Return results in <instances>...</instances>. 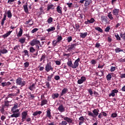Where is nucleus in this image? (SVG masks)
I'll list each match as a JSON object with an SVG mask.
<instances>
[{"instance_id":"1","label":"nucleus","mask_w":125,"mask_h":125,"mask_svg":"<svg viewBox=\"0 0 125 125\" xmlns=\"http://www.w3.org/2000/svg\"><path fill=\"white\" fill-rule=\"evenodd\" d=\"M81 61V59L79 58L78 59H77L73 63L72 62V61H69L67 62V66L69 67V68H72V69H76V68H78L79 67V62Z\"/></svg>"},{"instance_id":"2","label":"nucleus","mask_w":125,"mask_h":125,"mask_svg":"<svg viewBox=\"0 0 125 125\" xmlns=\"http://www.w3.org/2000/svg\"><path fill=\"white\" fill-rule=\"evenodd\" d=\"M92 112L93 113L90 111H88V116H90L93 118H96V117H97L99 114V109H95L92 111Z\"/></svg>"},{"instance_id":"3","label":"nucleus","mask_w":125,"mask_h":125,"mask_svg":"<svg viewBox=\"0 0 125 125\" xmlns=\"http://www.w3.org/2000/svg\"><path fill=\"white\" fill-rule=\"evenodd\" d=\"M16 83L18 85H21V86H24L26 84V82L23 80V79L21 77H19L16 80Z\"/></svg>"},{"instance_id":"4","label":"nucleus","mask_w":125,"mask_h":125,"mask_svg":"<svg viewBox=\"0 0 125 125\" xmlns=\"http://www.w3.org/2000/svg\"><path fill=\"white\" fill-rule=\"evenodd\" d=\"M78 45V44L74 43V44H71V45H69L67 46V51H69V52H71V51H73L74 49H76V47Z\"/></svg>"},{"instance_id":"5","label":"nucleus","mask_w":125,"mask_h":125,"mask_svg":"<svg viewBox=\"0 0 125 125\" xmlns=\"http://www.w3.org/2000/svg\"><path fill=\"white\" fill-rule=\"evenodd\" d=\"M60 117L61 119H63L66 122V123H68V124H72L73 123V119L67 117H65L63 115H61Z\"/></svg>"},{"instance_id":"6","label":"nucleus","mask_w":125,"mask_h":125,"mask_svg":"<svg viewBox=\"0 0 125 125\" xmlns=\"http://www.w3.org/2000/svg\"><path fill=\"white\" fill-rule=\"evenodd\" d=\"M30 45H31V46H34V45H37V44H39L40 46H42V45L41 44V42H40V41L37 39H35L31 41V42H30Z\"/></svg>"},{"instance_id":"7","label":"nucleus","mask_w":125,"mask_h":125,"mask_svg":"<svg viewBox=\"0 0 125 125\" xmlns=\"http://www.w3.org/2000/svg\"><path fill=\"white\" fill-rule=\"evenodd\" d=\"M45 71L47 72H49L50 71H53V67L51 66V62L47 63L46 64Z\"/></svg>"},{"instance_id":"8","label":"nucleus","mask_w":125,"mask_h":125,"mask_svg":"<svg viewBox=\"0 0 125 125\" xmlns=\"http://www.w3.org/2000/svg\"><path fill=\"white\" fill-rule=\"evenodd\" d=\"M28 116V111H23L21 113V120L22 122H24L26 119H27V117Z\"/></svg>"},{"instance_id":"9","label":"nucleus","mask_w":125,"mask_h":125,"mask_svg":"<svg viewBox=\"0 0 125 125\" xmlns=\"http://www.w3.org/2000/svg\"><path fill=\"white\" fill-rule=\"evenodd\" d=\"M58 110H59V112L61 113H63L65 112V107H64L63 104H60L58 108Z\"/></svg>"},{"instance_id":"10","label":"nucleus","mask_w":125,"mask_h":125,"mask_svg":"<svg viewBox=\"0 0 125 125\" xmlns=\"http://www.w3.org/2000/svg\"><path fill=\"white\" fill-rule=\"evenodd\" d=\"M46 117L50 119V120H51L52 116H51V110L50 109H47L46 111Z\"/></svg>"},{"instance_id":"11","label":"nucleus","mask_w":125,"mask_h":125,"mask_svg":"<svg viewBox=\"0 0 125 125\" xmlns=\"http://www.w3.org/2000/svg\"><path fill=\"white\" fill-rule=\"evenodd\" d=\"M119 12H120V10L118 9H115L113 10L112 14L115 16H118L119 15Z\"/></svg>"},{"instance_id":"12","label":"nucleus","mask_w":125,"mask_h":125,"mask_svg":"<svg viewBox=\"0 0 125 125\" xmlns=\"http://www.w3.org/2000/svg\"><path fill=\"white\" fill-rule=\"evenodd\" d=\"M119 92V90L117 89L113 90L110 94H109V96L114 97L115 95V93H118Z\"/></svg>"},{"instance_id":"13","label":"nucleus","mask_w":125,"mask_h":125,"mask_svg":"<svg viewBox=\"0 0 125 125\" xmlns=\"http://www.w3.org/2000/svg\"><path fill=\"white\" fill-rule=\"evenodd\" d=\"M68 91H69V90L68 89V88H63L62 91V93L61 94V96H63V95H64V94H66V93H67V92H68Z\"/></svg>"},{"instance_id":"14","label":"nucleus","mask_w":125,"mask_h":125,"mask_svg":"<svg viewBox=\"0 0 125 125\" xmlns=\"http://www.w3.org/2000/svg\"><path fill=\"white\" fill-rule=\"evenodd\" d=\"M11 84V83L8 82H3L1 83V85L4 87V86H8Z\"/></svg>"},{"instance_id":"15","label":"nucleus","mask_w":125,"mask_h":125,"mask_svg":"<svg viewBox=\"0 0 125 125\" xmlns=\"http://www.w3.org/2000/svg\"><path fill=\"white\" fill-rule=\"evenodd\" d=\"M19 117H20V113H14V114L10 116V118H18Z\"/></svg>"},{"instance_id":"16","label":"nucleus","mask_w":125,"mask_h":125,"mask_svg":"<svg viewBox=\"0 0 125 125\" xmlns=\"http://www.w3.org/2000/svg\"><path fill=\"white\" fill-rule=\"evenodd\" d=\"M23 34V29L21 28H20V31L18 34L17 35L18 38H20V37H22V35Z\"/></svg>"},{"instance_id":"17","label":"nucleus","mask_w":125,"mask_h":125,"mask_svg":"<svg viewBox=\"0 0 125 125\" xmlns=\"http://www.w3.org/2000/svg\"><path fill=\"white\" fill-rule=\"evenodd\" d=\"M57 11L60 14H62V7H60V6H58L57 7Z\"/></svg>"},{"instance_id":"18","label":"nucleus","mask_w":125,"mask_h":125,"mask_svg":"<svg viewBox=\"0 0 125 125\" xmlns=\"http://www.w3.org/2000/svg\"><path fill=\"white\" fill-rule=\"evenodd\" d=\"M48 101H47V100H45V99H44V100H42V101H41V106H43L44 105H46V104H47Z\"/></svg>"},{"instance_id":"19","label":"nucleus","mask_w":125,"mask_h":125,"mask_svg":"<svg viewBox=\"0 0 125 125\" xmlns=\"http://www.w3.org/2000/svg\"><path fill=\"white\" fill-rule=\"evenodd\" d=\"M79 121H81V122H79V125H82V124H83V122H84V118H83V116L79 118Z\"/></svg>"},{"instance_id":"20","label":"nucleus","mask_w":125,"mask_h":125,"mask_svg":"<svg viewBox=\"0 0 125 125\" xmlns=\"http://www.w3.org/2000/svg\"><path fill=\"white\" fill-rule=\"evenodd\" d=\"M80 38H82L83 39H84L86 36H87V32H85L84 33H80Z\"/></svg>"},{"instance_id":"21","label":"nucleus","mask_w":125,"mask_h":125,"mask_svg":"<svg viewBox=\"0 0 125 125\" xmlns=\"http://www.w3.org/2000/svg\"><path fill=\"white\" fill-rule=\"evenodd\" d=\"M5 20H6V15L4 14L3 18L2 19V20H1V26H3V25H4V21Z\"/></svg>"},{"instance_id":"22","label":"nucleus","mask_w":125,"mask_h":125,"mask_svg":"<svg viewBox=\"0 0 125 125\" xmlns=\"http://www.w3.org/2000/svg\"><path fill=\"white\" fill-rule=\"evenodd\" d=\"M58 97H59V93H56L52 95V98H53V99H55V98H58Z\"/></svg>"},{"instance_id":"23","label":"nucleus","mask_w":125,"mask_h":125,"mask_svg":"<svg viewBox=\"0 0 125 125\" xmlns=\"http://www.w3.org/2000/svg\"><path fill=\"white\" fill-rule=\"evenodd\" d=\"M24 10L25 13H28L29 12V10H28V4L26 3V4L23 5Z\"/></svg>"},{"instance_id":"24","label":"nucleus","mask_w":125,"mask_h":125,"mask_svg":"<svg viewBox=\"0 0 125 125\" xmlns=\"http://www.w3.org/2000/svg\"><path fill=\"white\" fill-rule=\"evenodd\" d=\"M85 1L84 5L85 6H88L91 3V0H85Z\"/></svg>"},{"instance_id":"25","label":"nucleus","mask_w":125,"mask_h":125,"mask_svg":"<svg viewBox=\"0 0 125 125\" xmlns=\"http://www.w3.org/2000/svg\"><path fill=\"white\" fill-rule=\"evenodd\" d=\"M18 108V104L16 103L14 104V106L12 108L11 111H14L16 109Z\"/></svg>"},{"instance_id":"26","label":"nucleus","mask_w":125,"mask_h":125,"mask_svg":"<svg viewBox=\"0 0 125 125\" xmlns=\"http://www.w3.org/2000/svg\"><path fill=\"white\" fill-rule=\"evenodd\" d=\"M107 17L110 20H114V17H113V15L111 13V12L108 13Z\"/></svg>"},{"instance_id":"27","label":"nucleus","mask_w":125,"mask_h":125,"mask_svg":"<svg viewBox=\"0 0 125 125\" xmlns=\"http://www.w3.org/2000/svg\"><path fill=\"white\" fill-rule=\"evenodd\" d=\"M54 5L52 4H50L47 6V11H49L50 9H54Z\"/></svg>"},{"instance_id":"28","label":"nucleus","mask_w":125,"mask_h":125,"mask_svg":"<svg viewBox=\"0 0 125 125\" xmlns=\"http://www.w3.org/2000/svg\"><path fill=\"white\" fill-rule=\"evenodd\" d=\"M101 18L102 22H107V18L106 17L102 16Z\"/></svg>"},{"instance_id":"29","label":"nucleus","mask_w":125,"mask_h":125,"mask_svg":"<svg viewBox=\"0 0 125 125\" xmlns=\"http://www.w3.org/2000/svg\"><path fill=\"white\" fill-rule=\"evenodd\" d=\"M12 33V31H9L7 32L6 34H5L4 35H3V38H7L8 36H10V34Z\"/></svg>"},{"instance_id":"30","label":"nucleus","mask_w":125,"mask_h":125,"mask_svg":"<svg viewBox=\"0 0 125 125\" xmlns=\"http://www.w3.org/2000/svg\"><path fill=\"white\" fill-rule=\"evenodd\" d=\"M7 17L8 18H11L12 17V14L11 13V11L9 10L7 12Z\"/></svg>"},{"instance_id":"31","label":"nucleus","mask_w":125,"mask_h":125,"mask_svg":"<svg viewBox=\"0 0 125 125\" xmlns=\"http://www.w3.org/2000/svg\"><path fill=\"white\" fill-rule=\"evenodd\" d=\"M36 88V87L35 86V84H32L31 85H30L29 87V89H30V90L33 91L34 90V89H35Z\"/></svg>"},{"instance_id":"32","label":"nucleus","mask_w":125,"mask_h":125,"mask_svg":"<svg viewBox=\"0 0 125 125\" xmlns=\"http://www.w3.org/2000/svg\"><path fill=\"white\" fill-rule=\"evenodd\" d=\"M26 41V38H21L19 40V42H21V43L23 44Z\"/></svg>"},{"instance_id":"33","label":"nucleus","mask_w":125,"mask_h":125,"mask_svg":"<svg viewBox=\"0 0 125 125\" xmlns=\"http://www.w3.org/2000/svg\"><path fill=\"white\" fill-rule=\"evenodd\" d=\"M42 111H36L33 113V116H38V115H41L42 114Z\"/></svg>"},{"instance_id":"34","label":"nucleus","mask_w":125,"mask_h":125,"mask_svg":"<svg viewBox=\"0 0 125 125\" xmlns=\"http://www.w3.org/2000/svg\"><path fill=\"white\" fill-rule=\"evenodd\" d=\"M47 32L49 33L50 32H52V31H55V28L53 27H51L50 28L47 29Z\"/></svg>"},{"instance_id":"35","label":"nucleus","mask_w":125,"mask_h":125,"mask_svg":"<svg viewBox=\"0 0 125 125\" xmlns=\"http://www.w3.org/2000/svg\"><path fill=\"white\" fill-rule=\"evenodd\" d=\"M47 23H48V24H50L51 23H52V22H53V18L50 17L47 21Z\"/></svg>"},{"instance_id":"36","label":"nucleus","mask_w":125,"mask_h":125,"mask_svg":"<svg viewBox=\"0 0 125 125\" xmlns=\"http://www.w3.org/2000/svg\"><path fill=\"white\" fill-rule=\"evenodd\" d=\"M9 102L7 101L6 102H5L4 104L3 105V107L5 108L6 107L7 108H8V106H9Z\"/></svg>"},{"instance_id":"37","label":"nucleus","mask_w":125,"mask_h":125,"mask_svg":"<svg viewBox=\"0 0 125 125\" xmlns=\"http://www.w3.org/2000/svg\"><path fill=\"white\" fill-rule=\"evenodd\" d=\"M16 96H17V94L16 93H11L8 95V97L11 98H12V97H15Z\"/></svg>"},{"instance_id":"38","label":"nucleus","mask_w":125,"mask_h":125,"mask_svg":"<svg viewBox=\"0 0 125 125\" xmlns=\"http://www.w3.org/2000/svg\"><path fill=\"white\" fill-rule=\"evenodd\" d=\"M115 51V52L116 53H119V52H123V50H122L120 48H116Z\"/></svg>"},{"instance_id":"39","label":"nucleus","mask_w":125,"mask_h":125,"mask_svg":"<svg viewBox=\"0 0 125 125\" xmlns=\"http://www.w3.org/2000/svg\"><path fill=\"white\" fill-rule=\"evenodd\" d=\"M95 30H97V31L100 32V33H102L103 32L102 29H101V28H100V27H95Z\"/></svg>"},{"instance_id":"40","label":"nucleus","mask_w":125,"mask_h":125,"mask_svg":"<svg viewBox=\"0 0 125 125\" xmlns=\"http://www.w3.org/2000/svg\"><path fill=\"white\" fill-rule=\"evenodd\" d=\"M111 79H112V75L111 74H108L106 76L107 81H111Z\"/></svg>"},{"instance_id":"41","label":"nucleus","mask_w":125,"mask_h":125,"mask_svg":"<svg viewBox=\"0 0 125 125\" xmlns=\"http://www.w3.org/2000/svg\"><path fill=\"white\" fill-rule=\"evenodd\" d=\"M58 42H59L56 40L53 41L52 42L53 46H56L57 45V43H58Z\"/></svg>"},{"instance_id":"42","label":"nucleus","mask_w":125,"mask_h":125,"mask_svg":"<svg viewBox=\"0 0 125 125\" xmlns=\"http://www.w3.org/2000/svg\"><path fill=\"white\" fill-rule=\"evenodd\" d=\"M63 39V38H62V36H58V37L57 38V41L59 42H61V41H62V40Z\"/></svg>"},{"instance_id":"43","label":"nucleus","mask_w":125,"mask_h":125,"mask_svg":"<svg viewBox=\"0 0 125 125\" xmlns=\"http://www.w3.org/2000/svg\"><path fill=\"white\" fill-rule=\"evenodd\" d=\"M19 47H20V45H16L14 47V50H16V51H17V50H19Z\"/></svg>"},{"instance_id":"44","label":"nucleus","mask_w":125,"mask_h":125,"mask_svg":"<svg viewBox=\"0 0 125 125\" xmlns=\"http://www.w3.org/2000/svg\"><path fill=\"white\" fill-rule=\"evenodd\" d=\"M120 36L121 38L123 39V40H124V41L125 40V32L123 34L121 33Z\"/></svg>"},{"instance_id":"45","label":"nucleus","mask_w":125,"mask_h":125,"mask_svg":"<svg viewBox=\"0 0 125 125\" xmlns=\"http://www.w3.org/2000/svg\"><path fill=\"white\" fill-rule=\"evenodd\" d=\"M45 57L46 56L45 54L42 55V56L40 59V61L42 62V60H43V61H44V59H45Z\"/></svg>"},{"instance_id":"46","label":"nucleus","mask_w":125,"mask_h":125,"mask_svg":"<svg viewBox=\"0 0 125 125\" xmlns=\"http://www.w3.org/2000/svg\"><path fill=\"white\" fill-rule=\"evenodd\" d=\"M0 52L1 53H2V54H4L5 53H7L8 51L7 50L4 49L2 50H0Z\"/></svg>"},{"instance_id":"47","label":"nucleus","mask_w":125,"mask_h":125,"mask_svg":"<svg viewBox=\"0 0 125 125\" xmlns=\"http://www.w3.org/2000/svg\"><path fill=\"white\" fill-rule=\"evenodd\" d=\"M52 77H53V75H49L48 76L47 78V80L48 82H51V79L52 78Z\"/></svg>"},{"instance_id":"48","label":"nucleus","mask_w":125,"mask_h":125,"mask_svg":"<svg viewBox=\"0 0 125 125\" xmlns=\"http://www.w3.org/2000/svg\"><path fill=\"white\" fill-rule=\"evenodd\" d=\"M61 125H68V123L65 120L63 121H62L61 123H60Z\"/></svg>"},{"instance_id":"49","label":"nucleus","mask_w":125,"mask_h":125,"mask_svg":"<svg viewBox=\"0 0 125 125\" xmlns=\"http://www.w3.org/2000/svg\"><path fill=\"white\" fill-rule=\"evenodd\" d=\"M115 38H116V39L117 41H121V37H120V36H119V34H115Z\"/></svg>"},{"instance_id":"50","label":"nucleus","mask_w":125,"mask_h":125,"mask_svg":"<svg viewBox=\"0 0 125 125\" xmlns=\"http://www.w3.org/2000/svg\"><path fill=\"white\" fill-rule=\"evenodd\" d=\"M29 65L30 64L29 63V62H26L24 63V68H28L29 67Z\"/></svg>"},{"instance_id":"51","label":"nucleus","mask_w":125,"mask_h":125,"mask_svg":"<svg viewBox=\"0 0 125 125\" xmlns=\"http://www.w3.org/2000/svg\"><path fill=\"white\" fill-rule=\"evenodd\" d=\"M29 49H30V52H32V53L35 52L36 50L35 48H34V47H31L30 48H29Z\"/></svg>"},{"instance_id":"52","label":"nucleus","mask_w":125,"mask_h":125,"mask_svg":"<svg viewBox=\"0 0 125 125\" xmlns=\"http://www.w3.org/2000/svg\"><path fill=\"white\" fill-rule=\"evenodd\" d=\"M112 118H117L118 117V114L115 113H113L111 114Z\"/></svg>"},{"instance_id":"53","label":"nucleus","mask_w":125,"mask_h":125,"mask_svg":"<svg viewBox=\"0 0 125 125\" xmlns=\"http://www.w3.org/2000/svg\"><path fill=\"white\" fill-rule=\"evenodd\" d=\"M87 90L90 95L92 96V95L93 94V92L92 91V90L91 89H88Z\"/></svg>"},{"instance_id":"54","label":"nucleus","mask_w":125,"mask_h":125,"mask_svg":"<svg viewBox=\"0 0 125 125\" xmlns=\"http://www.w3.org/2000/svg\"><path fill=\"white\" fill-rule=\"evenodd\" d=\"M39 31V29L38 28H34L33 30L31 31L32 34H34V33H36V32H38Z\"/></svg>"},{"instance_id":"55","label":"nucleus","mask_w":125,"mask_h":125,"mask_svg":"<svg viewBox=\"0 0 125 125\" xmlns=\"http://www.w3.org/2000/svg\"><path fill=\"white\" fill-rule=\"evenodd\" d=\"M94 21H95V20L93 18H91L90 20H89V22L90 24H92V23H94Z\"/></svg>"},{"instance_id":"56","label":"nucleus","mask_w":125,"mask_h":125,"mask_svg":"<svg viewBox=\"0 0 125 125\" xmlns=\"http://www.w3.org/2000/svg\"><path fill=\"white\" fill-rule=\"evenodd\" d=\"M72 37L70 36V37H67V41L68 42H72Z\"/></svg>"},{"instance_id":"57","label":"nucleus","mask_w":125,"mask_h":125,"mask_svg":"<svg viewBox=\"0 0 125 125\" xmlns=\"http://www.w3.org/2000/svg\"><path fill=\"white\" fill-rule=\"evenodd\" d=\"M16 0H8L7 3H9V4H12V2H14V1Z\"/></svg>"},{"instance_id":"58","label":"nucleus","mask_w":125,"mask_h":125,"mask_svg":"<svg viewBox=\"0 0 125 125\" xmlns=\"http://www.w3.org/2000/svg\"><path fill=\"white\" fill-rule=\"evenodd\" d=\"M5 107H4L3 106H2V107H1V108H0V112H1V113H2V114H3V113H4V108H5Z\"/></svg>"},{"instance_id":"59","label":"nucleus","mask_w":125,"mask_h":125,"mask_svg":"<svg viewBox=\"0 0 125 125\" xmlns=\"http://www.w3.org/2000/svg\"><path fill=\"white\" fill-rule=\"evenodd\" d=\"M66 4L69 8H71L73 6V3H67Z\"/></svg>"},{"instance_id":"60","label":"nucleus","mask_w":125,"mask_h":125,"mask_svg":"<svg viewBox=\"0 0 125 125\" xmlns=\"http://www.w3.org/2000/svg\"><path fill=\"white\" fill-rule=\"evenodd\" d=\"M115 70H116V67L111 66L110 68V72H114Z\"/></svg>"},{"instance_id":"61","label":"nucleus","mask_w":125,"mask_h":125,"mask_svg":"<svg viewBox=\"0 0 125 125\" xmlns=\"http://www.w3.org/2000/svg\"><path fill=\"white\" fill-rule=\"evenodd\" d=\"M110 29H111L110 26H107L106 28H105L104 31L105 32H109L110 31Z\"/></svg>"},{"instance_id":"62","label":"nucleus","mask_w":125,"mask_h":125,"mask_svg":"<svg viewBox=\"0 0 125 125\" xmlns=\"http://www.w3.org/2000/svg\"><path fill=\"white\" fill-rule=\"evenodd\" d=\"M56 65H61V62H60V61H55Z\"/></svg>"},{"instance_id":"63","label":"nucleus","mask_w":125,"mask_h":125,"mask_svg":"<svg viewBox=\"0 0 125 125\" xmlns=\"http://www.w3.org/2000/svg\"><path fill=\"white\" fill-rule=\"evenodd\" d=\"M0 119L2 122H4V120H5V119H6V117L5 116L3 115L1 117Z\"/></svg>"},{"instance_id":"64","label":"nucleus","mask_w":125,"mask_h":125,"mask_svg":"<svg viewBox=\"0 0 125 125\" xmlns=\"http://www.w3.org/2000/svg\"><path fill=\"white\" fill-rule=\"evenodd\" d=\"M80 80H81L82 81H83V82H85V81H86V78L83 76H82L81 77V78L80 79Z\"/></svg>"}]
</instances>
